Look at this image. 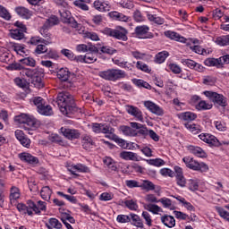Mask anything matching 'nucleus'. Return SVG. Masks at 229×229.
I'll return each mask as SVG.
<instances>
[{
  "instance_id": "obj_40",
  "label": "nucleus",
  "mask_w": 229,
  "mask_h": 229,
  "mask_svg": "<svg viewBox=\"0 0 229 229\" xmlns=\"http://www.w3.org/2000/svg\"><path fill=\"white\" fill-rule=\"evenodd\" d=\"M38 112L41 114V115H53V108L51 106H44L38 109Z\"/></svg>"
},
{
  "instance_id": "obj_31",
  "label": "nucleus",
  "mask_w": 229,
  "mask_h": 229,
  "mask_svg": "<svg viewBox=\"0 0 229 229\" xmlns=\"http://www.w3.org/2000/svg\"><path fill=\"white\" fill-rule=\"evenodd\" d=\"M41 35H43L44 38H42V44H45L46 46H49V44H52L51 42V33L47 32V30H44V26H42L40 30Z\"/></svg>"
},
{
  "instance_id": "obj_7",
  "label": "nucleus",
  "mask_w": 229,
  "mask_h": 229,
  "mask_svg": "<svg viewBox=\"0 0 229 229\" xmlns=\"http://www.w3.org/2000/svg\"><path fill=\"white\" fill-rule=\"evenodd\" d=\"M15 123L23 124L24 130H31L35 126V120L31 119L28 114H22L14 117Z\"/></svg>"
},
{
  "instance_id": "obj_29",
  "label": "nucleus",
  "mask_w": 229,
  "mask_h": 229,
  "mask_svg": "<svg viewBox=\"0 0 229 229\" xmlns=\"http://www.w3.org/2000/svg\"><path fill=\"white\" fill-rule=\"evenodd\" d=\"M190 151L193 153V155H196L197 157H199L200 158H205L207 157V153H205V150L199 147H190Z\"/></svg>"
},
{
  "instance_id": "obj_43",
  "label": "nucleus",
  "mask_w": 229,
  "mask_h": 229,
  "mask_svg": "<svg viewBox=\"0 0 229 229\" xmlns=\"http://www.w3.org/2000/svg\"><path fill=\"white\" fill-rule=\"evenodd\" d=\"M147 163H148L149 165H155V167H162V165H165V161L160 158L147 159Z\"/></svg>"
},
{
  "instance_id": "obj_58",
  "label": "nucleus",
  "mask_w": 229,
  "mask_h": 229,
  "mask_svg": "<svg viewBox=\"0 0 229 229\" xmlns=\"http://www.w3.org/2000/svg\"><path fill=\"white\" fill-rule=\"evenodd\" d=\"M116 221H118V223H130L131 222V218L128 215H118Z\"/></svg>"
},
{
  "instance_id": "obj_28",
  "label": "nucleus",
  "mask_w": 229,
  "mask_h": 229,
  "mask_svg": "<svg viewBox=\"0 0 229 229\" xmlns=\"http://www.w3.org/2000/svg\"><path fill=\"white\" fill-rule=\"evenodd\" d=\"M51 194H53V191L49 186L43 187L40 191L41 198L42 199H45V201H49V199H51Z\"/></svg>"
},
{
  "instance_id": "obj_21",
  "label": "nucleus",
  "mask_w": 229,
  "mask_h": 229,
  "mask_svg": "<svg viewBox=\"0 0 229 229\" xmlns=\"http://www.w3.org/2000/svg\"><path fill=\"white\" fill-rule=\"evenodd\" d=\"M120 158L123 160H132L133 162H139V156L136 153L129 151H122L120 153Z\"/></svg>"
},
{
  "instance_id": "obj_20",
  "label": "nucleus",
  "mask_w": 229,
  "mask_h": 229,
  "mask_svg": "<svg viewBox=\"0 0 229 229\" xmlns=\"http://www.w3.org/2000/svg\"><path fill=\"white\" fill-rule=\"evenodd\" d=\"M165 37H167L168 38H171V40H175L176 42H182V43H185L186 42V38L183 37H181L180 34L174 32V31H171V30H167L165 32Z\"/></svg>"
},
{
  "instance_id": "obj_8",
  "label": "nucleus",
  "mask_w": 229,
  "mask_h": 229,
  "mask_svg": "<svg viewBox=\"0 0 229 229\" xmlns=\"http://www.w3.org/2000/svg\"><path fill=\"white\" fill-rule=\"evenodd\" d=\"M223 63L229 64V55H224L220 59L208 58L204 61L208 67H217V69L223 67Z\"/></svg>"
},
{
  "instance_id": "obj_35",
  "label": "nucleus",
  "mask_w": 229,
  "mask_h": 229,
  "mask_svg": "<svg viewBox=\"0 0 229 229\" xmlns=\"http://www.w3.org/2000/svg\"><path fill=\"white\" fill-rule=\"evenodd\" d=\"M196 117H198V115L191 112H185L180 114V119H182V121H187V123H191V121H194Z\"/></svg>"
},
{
  "instance_id": "obj_24",
  "label": "nucleus",
  "mask_w": 229,
  "mask_h": 229,
  "mask_svg": "<svg viewBox=\"0 0 229 229\" xmlns=\"http://www.w3.org/2000/svg\"><path fill=\"white\" fill-rule=\"evenodd\" d=\"M94 7L98 12H110V4L99 0L94 2Z\"/></svg>"
},
{
  "instance_id": "obj_9",
  "label": "nucleus",
  "mask_w": 229,
  "mask_h": 229,
  "mask_svg": "<svg viewBox=\"0 0 229 229\" xmlns=\"http://www.w3.org/2000/svg\"><path fill=\"white\" fill-rule=\"evenodd\" d=\"M199 138L200 140H203V142H206V144H208V146H215L216 148H219V146H221L219 140L212 134L201 133L199 135Z\"/></svg>"
},
{
  "instance_id": "obj_41",
  "label": "nucleus",
  "mask_w": 229,
  "mask_h": 229,
  "mask_svg": "<svg viewBox=\"0 0 229 229\" xmlns=\"http://www.w3.org/2000/svg\"><path fill=\"white\" fill-rule=\"evenodd\" d=\"M17 209L19 212H21L22 214H28V216H33V211L30 209V206H26L25 204L19 203L17 205Z\"/></svg>"
},
{
  "instance_id": "obj_51",
  "label": "nucleus",
  "mask_w": 229,
  "mask_h": 229,
  "mask_svg": "<svg viewBox=\"0 0 229 229\" xmlns=\"http://www.w3.org/2000/svg\"><path fill=\"white\" fill-rule=\"evenodd\" d=\"M114 142L118 143V146L120 148H123V149H128L130 148V143L126 142V140L115 136L114 139Z\"/></svg>"
},
{
  "instance_id": "obj_52",
  "label": "nucleus",
  "mask_w": 229,
  "mask_h": 229,
  "mask_svg": "<svg viewBox=\"0 0 229 229\" xmlns=\"http://www.w3.org/2000/svg\"><path fill=\"white\" fill-rule=\"evenodd\" d=\"M85 64H94L98 58L92 53H88L84 55Z\"/></svg>"
},
{
  "instance_id": "obj_30",
  "label": "nucleus",
  "mask_w": 229,
  "mask_h": 229,
  "mask_svg": "<svg viewBox=\"0 0 229 229\" xmlns=\"http://www.w3.org/2000/svg\"><path fill=\"white\" fill-rule=\"evenodd\" d=\"M94 140H92V138H90V136H84L82 138V148L87 151L92 148Z\"/></svg>"
},
{
  "instance_id": "obj_5",
  "label": "nucleus",
  "mask_w": 229,
  "mask_h": 229,
  "mask_svg": "<svg viewBox=\"0 0 229 229\" xmlns=\"http://www.w3.org/2000/svg\"><path fill=\"white\" fill-rule=\"evenodd\" d=\"M59 13L61 16V21L62 22H64V24H70L72 28H75L76 30L81 28V24H79L78 21L74 20L71 14V12L67 10V8L61 7Z\"/></svg>"
},
{
  "instance_id": "obj_17",
  "label": "nucleus",
  "mask_w": 229,
  "mask_h": 229,
  "mask_svg": "<svg viewBox=\"0 0 229 229\" xmlns=\"http://www.w3.org/2000/svg\"><path fill=\"white\" fill-rule=\"evenodd\" d=\"M68 171H70L72 174L78 176V174H76V171H78V173H89L90 170L85 165L78 164V165H72V167H69Z\"/></svg>"
},
{
  "instance_id": "obj_27",
  "label": "nucleus",
  "mask_w": 229,
  "mask_h": 229,
  "mask_svg": "<svg viewBox=\"0 0 229 229\" xmlns=\"http://www.w3.org/2000/svg\"><path fill=\"white\" fill-rule=\"evenodd\" d=\"M130 216L131 225L137 226V228H144V224L142 223V219H140V216L135 214H131Z\"/></svg>"
},
{
  "instance_id": "obj_44",
  "label": "nucleus",
  "mask_w": 229,
  "mask_h": 229,
  "mask_svg": "<svg viewBox=\"0 0 229 229\" xmlns=\"http://www.w3.org/2000/svg\"><path fill=\"white\" fill-rule=\"evenodd\" d=\"M148 31H149V27H148L146 25L138 26L135 29V33H136V35H138V37H142V36L146 35V33H148Z\"/></svg>"
},
{
  "instance_id": "obj_18",
  "label": "nucleus",
  "mask_w": 229,
  "mask_h": 229,
  "mask_svg": "<svg viewBox=\"0 0 229 229\" xmlns=\"http://www.w3.org/2000/svg\"><path fill=\"white\" fill-rule=\"evenodd\" d=\"M80 34L84 35V38H89L90 40H93L94 42H98L99 40V36L96 34V32H89V31H85V28L81 25L79 29H77Z\"/></svg>"
},
{
  "instance_id": "obj_48",
  "label": "nucleus",
  "mask_w": 229,
  "mask_h": 229,
  "mask_svg": "<svg viewBox=\"0 0 229 229\" xmlns=\"http://www.w3.org/2000/svg\"><path fill=\"white\" fill-rule=\"evenodd\" d=\"M0 17H2V19H4L5 21H10L12 19V15L8 12V10H6V8H4V6L3 5H0Z\"/></svg>"
},
{
  "instance_id": "obj_56",
  "label": "nucleus",
  "mask_w": 229,
  "mask_h": 229,
  "mask_svg": "<svg viewBox=\"0 0 229 229\" xmlns=\"http://www.w3.org/2000/svg\"><path fill=\"white\" fill-rule=\"evenodd\" d=\"M189 189H190V191H192L193 192H194V191H198V189H199V184L198 181L191 179L189 181Z\"/></svg>"
},
{
  "instance_id": "obj_54",
  "label": "nucleus",
  "mask_w": 229,
  "mask_h": 229,
  "mask_svg": "<svg viewBox=\"0 0 229 229\" xmlns=\"http://www.w3.org/2000/svg\"><path fill=\"white\" fill-rule=\"evenodd\" d=\"M175 178L176 183L179 185V187H185V185H187V180H185L183 175H175Z\"/></svg>"
},
{
  "instance_id": "obj_23",
  "label": "nucleus",
  "mask_w": 229,
  "mask_h": 229,
  "mask_svg": "<svg viewBox=\"0 0 229 229\" xmlns=\"http://www.w3.org/2000/svg\"><path fill=\"white\" fill-rule=\"evenodd\" d=\"M131 128L139 130L138 133H140V135H143L144 137H146L149 133V130H148L147 127H145L144 125H142L140 123H137L135 122L131 123Z\"/></svg>"
},
{
  "instance_id": "obj_59",
  "label": "nucleus",
  "mask_w": 229,
  "mask_h": 229,
  "mask_svg": "<svg viewBox=\"0 0 229 229\" xmlns=\"http://www.w3.org/2000/svg\"><path fill=\"white\" fill-rule=\"evenodd\" d=\"M35 53L36 55H44V53H47V47L46 45H38Z\"/></svg>"
},
{
  "instance_id": "obj_16",
  "label": "nucleus",
  "mask_w": 229,
  "mask_h": 229,
  "mask_svg": "<svg viewBox=\"0 0 229 229\" xmlns=\"http://www.w3.org/2000/svg\"><path fill=\"white\" fill-rule=\"evenodd\" d=\"M15 12L17 15L21 17L22 19H31L33 16V12L30 11V9L22 6H19L15 8Z\"/></svg>"
},
{
  "instance_id": "obj_45",
  "label": "nucleus",
  "mask_w": 229,
  "mask_h": 229,
  "mask_svg": "<svg viewBox=\"0 0 229 229\" xmlns=\"http://www.w3.org/2000/svg\"><path fill=\"white\" fill-rule=\"evenodd\" d=\"M21 64L23 65H28L29 67H35L37 65V61L33 59V57H25L23 59H20Z\"/></svg>"
},
{
  "instance_id": "obj_4",
  "label": "nucleus",
  "mask_w": 229,
  "mask_h": 229,
  "mask_svg": "<svg viewBox=\"0 0 229 229\" xmlns=\"http://www.w3.org/2000/svg\"><path fill=\"white\" fill-rule=\"evenodd\" d=\"M103 33L105 35H108V37H114V38H117L118 40H123V42H126L128 40V30L123 27H117L114 30L106 28L103 30Z\"/></svg>"
},
{
  "instance_id": "obj_53",
  "label": "nucleus",
  "mask_w": 229,
  "mask_h": 229,
  "mask_svg": "<svg viewBox=\"0 0 229 229\" xmlns=\"http://www.w3.org/2000/svg\"><path fill=\"white\" fill-rule=\"evenodd\" d=\"M136 67L137 69H140V71H143V72H150L151 70H149V67L148 66V64H143L140 61H138L136 63Z\"/></svg>"
},
{
  "instance_id": "obj_57",
  "label": "nucleus",
  "mask_w": 229,
  "mask_h": 229,
  "mask_svg": "<svg viewBox=\"0 0 229 229\" xmlns=\"http://www.w3.org/2000/svg\"><path fill=\"white\" fill-rule=\"evenodd\" d=\"M216 44L217 46H228V38L227 36L219 37L216 39Z\"/></svg>"
},
{
  "instance_id": "obj_62",
  "label": "nucleus",
  "mask_w": 229,
  "mask_h": 229,
  "mask_svg": "<svg viewBox=\"0 0 229 229\" xmlns=\"http://www.w3.org/2000/svg\"><path fill=\"white\" fill-rule=\"evenodd\" d=\"M215 126L218 131H226V123H225V122H215Z\"/></svg>"
},
{
  "instance_id": "obj_36",
  "label": "nucleus",
  "mask_w": 229,
  "mask_h": 229,
  "mask_svg": "<svg viewBox=\"0 0 229 229\" xmlns=\"http://www.w3.org/2000/svg\"><path fill=\"white\" fill-rule=\"evenodd\" d=\"M167 56H169V52L167 51L159 52L155 57L156 64H164Z\"/></svg>"
},
{
  "instance_id": "obj_49",
  "label": "nucleus",
  "mask_w": 229,
  "mask_h": 229,
  "mask_svg": "<svg viewBox=\"0 0 229 229\" xmlns=\"http://www.w3.org/2000/svg\"><path fill=\"white\" fill-rule=\"evenodd\" d=\"M216 212L219 214L220 217H223L225 221L229 222V212L225 210V208L221 207L216 208Z\"/></svg>"
},
{
  "instance_id": "obj_11",
  "label": "nucleus",
  "mask_w": 229,
  "mask_h": 229,
  "mask_svg": "<svg viewBox=\"0 0 229 229\" xmlns=\"http://www.w3.org/2000/svg\"><path fill=\"white\" fill-rule=\"evenodd\" d=\"M71 76H74V74H72L71 72H69V69H67V68H61L57 72V78L61 81H64L65 83H68L69 87H71V85H72L71 81H69V79L71 78Z\"/></svg>"
},
{
  "instance_id": "obj_63",
  "label": "nucleus",
  "mask_w": 229,
  "mask_h": 229,
  "mask_svg": "<svg viewBox=\"0 0 229 229\" xmlns=\"http://www.w3.org/2000/svg\"><path fill=\"white\" fill-rule=\"evenodd\" d=\"M125 185L129 187V189H135V187H140L139 182L135 180H127L125 181Z\"/></svg>"
},
{
  "instance_id": "obj_14",
  "label": "nucleus",
  "mask_w": 229,
  "mask_h": 229,
  "mask_svg": "<svg viewBox=\"0 0 229 229\" xmlns=\"http://www.w3.org/2000/svg\"><path fill=\"white\" fill-rule=\"evenodd\" d=\"M126 112L127 114H130V115H133V117H136L138 121H144V117L142 116V112L138 107H135L133 106H126Z\"/></svg>"
},
{
  "instance_id": "obj_15",
  "label": "nucleus",
  "mask_w": 229,
  "mask_h": 229,
  "mask_svg": "<svg viewBox=\"0 0 229 229\" xmlns=\"http://www.w3.org/2000/svg\"><path fill=\"white\" fill-rule=\"evenodd\" d=\"M19 158H21L23 162L31 164L32 165H36V164H38V158L31 156V154L27 152L19 154Z\"/></svg>"
},
{
  "instance_id": "obj_50",
  "label": "nucleus",
  "mask_w": 229,
  "mask_h": 229,
  "mask_svg": "<svg viewBox=\"0 0 229 229\" xmlns=\"http://www.w3.org/2000/svg\"><path fill=\"white\" fill-rule=\"evenodd\" d=\"M212 104L207 103L205 100H201L197 105V110H211Z\"/></svg>"
},
{
  "instance_id": "obj_60",
  "label": "nucleus",
  "mask_w": 229,
  "mask_h": 229,
  "mask_svg": "<svg viewBox=\"0 0 229 229\" xmlns=\"http://www.w3.org/2000/svg\"><path fill=\"white\" fill-rule=\"evenodd\" d=\"M181 64H182V65L188 66L189 69H194V66L196 65V62L191 59H182Z\"/></svg>"
},
{
  "instance_id": "obj_64",
  "label": "nucleus",
  "mask_w": 229,
  "mask_h": 229,
  "mask_svg": "<svg viewBox=\"0 0 229 229\" xmlns=\"http://www.w3.org/2000/svg\"><path fill=\"white\" fill-rule=\"evenodd\" d=\"M137 87H142L143 89H148V90H151V85L149 83L144 81L143 80H138L136 81Z\"/></svg>"
},
{
  "instance_id": "obj_38",
  "label": "nucleus",
  "mask_w": 229,
  "mask_h": 229,
  "mask_svg": "<svg viewBox=\"0 0 229 229\" xmlns=\"http://www.w3.org/2000/svg\"><path fill=\"white\" fill-rule=\"evenodd\" d=\"M140 188L143 191H147V192H149V191H155V185L148 180H144L141 184H140Z\"/></svg>"
},
{
  "instance_id": "obj_13",
  "label": "nucleus",
  "mask_w": 229,
  "mask_h": 229,
  "mask_svg": "<svg viewBox=\"0 0 229 229\" xmlns=\"http://www.w3.org/2000/svg\"><path fill=\"white\" fill-rule=\"evenodd\" d=\"M61 133L65 137L66 139H69L70 140H72L74 139H80V131L72 129H66L62 127L61 128Z\"/></svg>"
},
{
  "instance_id": "obj_42",
  "label": "nucleus",
  "mask_w": 229,
  "mask_h": 229,
  "mask_svg": "<svg viewBox=\"0 0 229 229\" xmlns=\"http://www.w3.org/2000/svg\"><path fill=\"white\" fill-rule=\"evenodd\" d=\"M11 37L14 38V40H22V38H24V32L16 29L11 31Z\"/></svg>"
},
{
  "instance_id": "obj_19",
  "label": "nucleus",
  "mask_w": 229,
  "mask_h": 229,
  "mask_svg": "<svg viewBox=\"0 0 229 229\" xmlns=\"http://www.w3.org/2000/svg\"><path fill=\"white\" fill-rule=\"evenodd\" d=\"M161 222L165 226H167V228H174V226H176V220H174L173 216L165 215L161 216Z\"/></svg>"
},
{
  "instance_id": "obj_47",
  "label": "nucleus",
  "mask_w": 229,
  "mask_h": 229,
  "mask_svg": "<svg viewBox=\"0 0 229 229\" xmlns=\"http://www.w3.org/2000/svg\"><path fill=\"white\" fill-rule=\"evenodd\" d=\"M125 207L129 208V210H138L139 205L137 204L136 200L129 199L124 201Z\"/></svg>"
},
{
  "instance_id": "obj_22",
  "label": "nucleus",
  "mask_w": 229,
  "mask_h": 229,
  "mask_svg": "<svg viewBox=\"0 0 229 229\" xmlns=\"http://www.w3.org/2000/svg\"><path fill=\"white\" fill-rule=\"evenodd\" d=\"M59 23L60 20L55 15H52L45 21L43 30H49L52 26H56Z\"/></svg>"
},
{
  "instance_id": "obj_39",
  "label": "nucleus",
  "mask_w": 229,
  "mask_h": 229,
  "mask_svg": "<svg viewBox=\"0 0 229 229\" xmlns=\"http://www.w3.org/2000/svg\"><path fill=\"white\" fill-rule=\"evenodd\" d=\"M185 128L191 131L193 135H198V133L201 132V129H199V125H196V123H185Z\"/></svg>"
},
{
  "instance_id": "obj_2",
  "label": "nucleus",
  "mask_w": 229,
  "mask_h": 229,
  "mask_svg": "<svg viewBox=\"0 0 229 229\" xmlns=\"http://www.w3.org/2000/svg\"><path fill=\"white\" fill-rule=\"evenodd\" d=\"M98 76L103 78V80H106L107 81H117V80L126 78V72L119 69H109L99 72Z\"/></svg>"
},
{
  "instance_id": "obj_33",
  "label": "nucleus",
  "mask_w": 229,
  "mask_h": 229,
  "mask_svg": "<svg viewBox=\"0 0 229 229\" xmlns=\"http://www.w3.org/2000/svg\"><path fill=\"white\" fill-rule=\"evenodd\" d=\"M46 226L48 229H53V228L60 229L62 228V223H60V221H58V219L56 218H50L48 223L46 224Z\"/></svg>"
},
{
  "instance_id": "obj_10",
  "label": "nucleus",
  "mask_w": 229,
  "mask_h": 229,
  "mask_svg": "<svg viewBox=\"0 0 229 229\" xmlns=\"http://www.w3.org/2000/svg\"><path fill=\"white\" fill-rule=\"evenodd\" d=\"M27 205L33 210V212H35V214H40V212L46 211L47 208V203L41 200L38 201V204H35L32 200H28Z\"/></svg>"
},
{
  "instance_id": "obj_55",
  "label": "nucleus",
  "mask_w": 229,
  "mask_h": 229,
  "mask_svg": "<svg viewBox=\"0 0 229 229\" xmlns=\"http://www.w3.org/2000/svg\"><path fill=\"white\" fill-rule=\"evenodd\" d=\"M158 201H159L158 203H162V205H163V207H165V208H171V207L173 205V201L167 198H162Z\"/></svg>"
},
{
  "instance_id": "obj_26",
  "label": "nucleus",
  "mask_w": 229,
  "mask_h": 229,
  "mask_svg": "<svg viewBox=\"0 0 229 229\" xmlns=\"http://www.w3.org/2000/svg\"><path fill=\"white\" fill-rule=\"evenodd\" d=\"M10 201L11 203H13L16 201V199H19L21 198V190L19 188L13 186L10 190Z\"/></svg>"
},
{
  "instance_id": "obj_34",
  "label": "nucleus",
  "mask_w": 229,
  "mask_h": 229,
  "mask_svg": "<svg viewBox=\"0 0 229 229\" xmlns=\"http://www.w3.org/2000/svg\"><path fill=\"white\" fill-rule=\"evenodd\" d=\"M144 208L148 212H152V214H158V212H162V208L157 204H146L144 205Z\"/></svg>"
},
{
  "instance_id": "obj_32",
  "label": "nucleus",
  "mask_w": 229,
  "mask_h": 229,
  "mask_svg": "<svg viewBox=\"0 0 229 229\" xmlns=\"http://www.w3.org/2000/svg\"><path fill=\"white\" fill-rule=\"evenodd\" d=\"M110 16L115 21H121L122 22H128V20L130 19L128 16L118 12L110 13Z\"/></svg>"
},
{
  "instance_id": "obj_3",
  "label": "nucleus",
  "mask_w": 229,
  "mask_h": 229,
  "mask_svg": "<svg viewBox=\"0 0 229 229\" xmlns=\"http://www.w3.org/2000/svg\"><path fill=\"white\" fill-rule=\"evenodd\" d=\"M204 95L214 103L215 106H221L222 108L228 106V100L226 98L217 92L204 91Z\"/></svg>"
},
{
  "instance_id": "obj_25",
  "label": "nucleus",
  "mask_w": 229,
  "mask_h": 229,
  "mask_svg": "<svg viewBox=\"0 0 229 229\" xmlns=\"http://www.w3.org/2000/svg\"><path fill=\"white\" fill-rule=\"evenodd\" d=\"M44 76L43 72L36 73L32 77V83L36 89H43L44 82H42V77Z\"/></svg>"
},
{
  "instance_id": "obj_61",
  "label": "nucleus",
  "mask_w": 229,
  "mask_h": 229,
  "mask_svg": "<svg viewBox=\"0 0 229 229\" xmlns=\"http://www.w3.org/2000/svg\"><path fill=\"white\" fill-rule=\"evenodd\" d=\"M160 174L162 176H170V178H173V176H174V172L169 168H162L160 170Z\"/></svg>"
},
{
  "instance_id": "obj_6",
  "label": "nucleus",
  "mask_w": 229,
  "mask_h": 229,
  "mask_svg": "<svg viewBox=\"0 0 229 229\" xmlns=\"http://www.w3.org/2000/svg\"><path fill=\"white\" fill-rule=\"evenodd\" d=\"M182 161L189 167V169H192L193 171H200V173H207L208 171V165L205 163H199L194 160V158L186 157H183Z\"/></svg>"
},
{
  "instance_id": "obj_1",
  "label": "nucleus",
  "mask_w": 229,
  "mask_h": 229,
  "mask_svg": "<svg viewBox=\"0 0 229 229\" xmlns=\"http://www.w3.org/2000/svg\"><path fill=\"white\" fill-rule=\"evenodd\" d=\"M57 106H59L60 111L64 115H67L68 117L71 114H74L76 112V104L74 103V98L71 93L68 92H61L57 95L56 101Z\"/></svg>"
},
{
  "instance_id": "obj_46",
  "label": "nucleus",
  "mask_w": 229,
  "mask_h": 229,
  "mask_svg": "<svg viewBox=\"0 0 229 229\" xmlns=\"http://www.w3.org/2000/svg\"><path fill=\"white\" fill-rule=\"evenodd\" d=\"M148 19L151 22H155V24H158V25H162L165 22L164 18H160L155 14H148Z\"/></svg>"
},
{
  "instance_id": "obj_37",
  "label": "nucleus",
  "mask_w": 229,
  "mask_h": 229,
  "mask_svg": "<svg viewBox=\"0 0 229 229\" xmlns=\"http://www.w3.org/2000/svg\"><path fill=\"white\" fill-rule=\"evenodd\" d=\"M120 131L123 135H126L127 137H133L134 135H136L135 131L130 126L122 125L120 127Z\"/></svg>"
},
{
  "instance_id": "obj_12",
  "label": "nucleus",
  "mask_w": 229,
  "mask_h": 229,
  "mask_svg": "<svg viewBox=\"0 0 229 229\" xmlns=\"http://www.w3.org/2000/svg\"><path fill=\"white\" fill-rule=\"evenodd\" d=\"M144 106H146L149 112L155 114L156 115H162L164 114V109H162V107L149 100L144 102Z\"/></svg>"
}]
</instances>
